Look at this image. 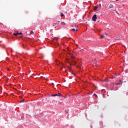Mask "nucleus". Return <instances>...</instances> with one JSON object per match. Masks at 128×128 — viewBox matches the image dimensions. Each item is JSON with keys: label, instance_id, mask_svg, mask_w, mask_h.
<instances>
[{"label": "nucleus", "instance_id": "obj_4", "mask_svg": "<svg viewBox=\"0 0 128 128\" xmlns=\"http://www.w3.org/2000/svg\"><path fill=\"white\" fill-rule=\"evenodd\" d=\"M72 30L73 32H78V28H72Z\"/></svg>", "mask_w": 128, "mask_h": 128}, {"label": "nucleus", "instance_id": "obj_21", "mask_svg": "<svg viewBox=\"0 0 128 128\" xmlns=\"http://www.w3.org/2000/svg\"><path fill=\"white\" fill-rule=\"evenodd\" d=\"M8 70H10V69L8 68Z\"/></svg>", "mask_w": 128, "mask_h": 128}, {"label": "nucleus", "instance_id": "obj_1", "mask_svg": "<svg viewBox=\"0 0 128 128\" xmlns=\"http://www.w3.org/2000/svg\"><path fill=\"white\" fill-rule=\"evenodd\" d=\"M97 18H98V17H96V14H94L92 18V20H94V22H96Z\"/></svg>", "mask_w": 128, "mask_h": 128}, {"label": "nucleus", "instance_id": "obj_22", "mask_svg": "<svg viewBox=\"0 0 128 128\" xmlns=\"http://www.w3.org/2000/svg\"><path fill=\"white\" fill-rule=\"evenodd\" d=\"M116 0V2H118V0Z\"/></svg>", "mask_w": 128, "mask_h": 128}, {"label": "nucleus", "instance_id": "obj_9", "mask_svg": "<svg viewBox=\"0 0 128 128\" xmlns=\"http://www.w3.org/2000/svg\"><path fill=\"white\" fill-rule=\"evenodd\" d=\"M52 96H58V94H52Z\"/></svg>", "mask_w": 128, "mask_h": 128}, {"label": "nucleus", "instance_id": "obj_7", "mask_svg": "<svg viewBox=\"0 0 128 128\" xmlns=\"http://www.w3.org/2000/svg\"><path fill=\"white\" fill-rule=\"evenodd\" d=\"M94 96H95V98H98V95H96V94H94Z\"/></svg>", "mask_w": 128, "mask_h": 128}, {"label": "nucleus", "instance_id": "obj_12", "mask_svg": "<svg viewBox=\"0 0 128 128\" xmlns=\"http://www.w3.org/2000/svg\"><path fill=\"white\" fill-rule=\"evenodd\" d=\"M104 36H108V33H106V34H104Z\"/></svg>", "mask_w": 128, "mask_h": 128}, {"label": "nucleus", "instance_id": "obj_5", "mask_svg": "<svg viewBox=\"0 0 128 128\" xmlns=\"http://www.w3.org/2000/svg\"><path fill=\"white\" fill-rule=\"evenodd\" d=\"M62 96V94L60 93H58L57 94V96Z\"/></svg>", "mask_w": 128, "mask_h": 128}, {"label": "nucleus", "instance_id": "obj_8", "mask_svg": "<svg viewBox=\"0 0 128 128\" xmlns=\"http://www.w3.org/2000/svg\"><path fill=\"white\" fill-rule=\"evenodd\" d=\"M18 32H17V33H14V36H18Z\"/></svg>", "mask_w": 128, "mask_h": 128}, {"label": "nucleus", "instance_id": "obj_14", "mask_svg": "<svg viewBox=\"0 0 128 128\" xmlns=\"http://www.w3.org/2000/svg\"><path fill=\"white\" fill-rule=\"evenodd\" d=\"M64 14H61V16H61V18H62V16H64Z\"/></svg>", "mask_w": 128, "mask_h": 128}, {"label": "nucleus", "instance_id": "obj_15", "mask_svg": "<svg viewBox=\"0 0 128 128\" xmlns=\"http://www.w3.org/2000/svg\"><path fill=\"white\" fill-rule=\"evenodd\" d=\"M56 23H54V24H53V26H56Z\"/></svg>", "mask_w": 128, "mask_h": 128}, {"label": "nucleus", "instance_id": "obj_19", "mask_svg": "<svg viewBox=\"0 0 128 128\" xmlns=\"http://www.w3.org/2000/svg\"><path fill=\"white\" fill-rule=\"evenodd\" d=\"M94 10H96V8H95V9H94Z\"/></svg>", "mask_w": 128, "mask_h": 128}, {"label": "nucleus", "instance_id": "obj_6", "mask_svg": "<svg viewBox=\"0 0 128 128\" xmlns=\"http://www.w3.org/2000/svg\"><path fill=\"white\" fill-rule=\"evenodd\" d=\"M61 24L62 26H66V23L64 22H62Z\"/></svg>", "mask_w": 128, "mask_h": 128}, {"label": "nucleus", "instance_id": "obj_11", "mask_svg": "<svg viewBox=\"0 0 128 128\" xmlns=\"http://www.w3.org/2000/svg\"><path fill=\"white\" fill-rule=\"evenodd\" d=\"M104 38V35H102L100 36V38Z\"/></svg>", "mask_w": 128, "mask_h": 128}, {"label": "nucleus", "instance_id": "obj_13", "mask_svg": "<svg viewBox=\"0 0 128 128\" xmlns=\"http://www.w3.org/2000/svg\"><path fill=\"white\" fill-rule=\"evenodd\" d=\"M30 34H34V32L32 31L30 32Z\"/></svg>", "mask_w": 128, "mask_h": 128}, {"label": "nucleus", "instance_id": "obj_20", "mask_svg": "<svg viewBox=\"0 0 128 128\" xmlns=\"http://www.w3.org/2000/svg\"><path fill=\"white\" fill-rule=\"evenodd\" d=\"M70 54H71V55H72V54L70 53Z\"/></svg>", "mask_w": 128, "mask_h": 128}, {"label": "nucleus", "instance_id": "obj_2", "mask_svg": "<svg viewBox=\"0 0 128 128\" xmlns=\"http://www.w3.org/2000/svg\"><path fill=\"white\" fill-rule=\"evenodd\" d=\"M71 58H72V62H74V64H76V62L74 60V56H71Z\"/></svg>", "mask_w": 128, "mask_h": 128}, {"label": "nucleus", "instance_id": "obj_10", "mask_svg": "<svg viewBox=\"0 0 128 128\" xmlns=\"http://www.w3.org/2000/svg\"><path fill=\"white\" fill-rule=\"evenodd\" d=\"M20 102H24V100H20Z\"/></svg>", "mask_w": 128, "mask_h": 128}, {"label": "nucleus", "instance_id": "obj_3", "mask_svg": "<svg viewBox=\"0 0 128 128\" xmlns=\"http://www.w3.org/2000/svg\"><path fill=\"white\" fill-rule=\"evenodd\" d=\"M122 84V80H120V82L118 83H116V86H118V84Z\"/></svg>", "mask_w": 128, "mask_h": 128}, {"label": "nucleus", "instance_id": "obj_18", "mask_svg": "<svg viewBox=\"0 0 128 128\" xmlns=\"http://www.w3.org/2000/svg\"><path fill=\"white\" fill-rule=\"evenodd\" d=\"M110 8H110V7L108 8V9H109V10H110Z\"/></svg>", "mask_w": 128, "mask_h": 128}, {"label": "nucleus", "instance_id": "obj_17", "mask_svg": "<svg viewBox=\"0 0 128 128\" xmlns=\"http://www.w3.org/2000/svg\"><path fill=\"white\" fill-rule=\"evenodd\" d=\"M56 24H60V21H58Z\"/></svg>", "mask_w": 128, "mask_h": 128}, {"label": "nucleus", "instance_id": "obj_16", "mask_svg": "<svg viewBox=\"0 0 128 128\" xmlns=\"http://www.w3.org/2000/svg\"><path fill=\"white\" fill-rule=\"evenodd\" d=\"M18 34H22V33L20 32V33H18Z\"/></svg>", "mask_w": 128, "mask_h": 128}]
</instances>
